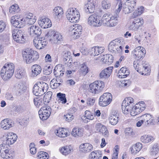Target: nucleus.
Returning <instances> with one entry per match:
<instances>
[{"instance_id": "1", "label": "nucleus", "mask_w": 159, "mask_h": 159, "mask_svg": "<svg viewBox=\"0 0 159 159\" xmlns=\"http://www.w3.org/2000/svg\"><path fill=\"white\" fill-rule=\"evenodd\" d=\"M22 55L24 60L28 64L37 61L39 57L37 52L31 49L24 51Z\"/></svg>"}, {"instance_id": "2", "label": "nucleus", "mask_w": 159, "mask_h": 159, "mask_svg": "<svg viewBox=\"0 0 159 159\" xmlns=\"http://www.w3.org/2000/svg\"><path fill=\"white\" fill-rule=\"evenodd\" d=\"M48 88V85L42 82L36 84L33 89V93L36 96H41L43 94Z\"/></svg>"}, {"instance_id": "3", "label": "nucleus", "mask_w": 159, "mask_h": 159, "mask_svg": "<svg viewBox=\"0 0 159 159\" xmlns=\"http://www.w3.org/2000/svg\"><path fill=\"white\" fill-rule=\"evenodd\" d=\"M66 17L71 22L75 23L78 22L80 20V13L75 8H70L66 11Z\"/></svg>"}, {"instance_id": "4", "label": "nucleus", "mask_w": 159, "mask_h": 159, "mask_svg": "<svg viewBox=\"0 0 159 159\" xmlns=\"http://www.w3.org/2000/svg\"><path fill=\"white\" fill-rule=\"evenodd\" d=\"M105 87L104 83L102 81H96L90 84L89 91L93 94H98L102 91Z\"/></svg>"}, {"instance_id": "5", "label": "nucleus", "mask_w": 159, "mask_h": 159, "mask_svg": "<svg viewBox=\"0 0 159 159\" xmlns=\"http://www.w3.org/2000/svg\"><path fill=\"white\" fill-rule=\"evenodd\" d=\"M134 100L131 97L125 98L122 104V109L125 114L129 113L134 107L135 104L133 102Z\"/></svg>"}, {"instance_id": "6", "label": "nucleus", "mask_w": 159, "mask_h": 159, "mask_svg": "<svg viewBox=\"0 0 159 159\" xmlns=\"http://www.w3.org/2000/svg\"><path fill=\"white\" fill-rule=\"evenodd\" d=\"M9 145L3 143L0 145V155L1 157L5 159H11L12 154L9 150L7 148Z\"/></svg>"}, {"instance_id": "7", "label": "nucleus", "mask_w": 159, "mask_h": 159, "mask_svg": "<svg viewBox=\"0 0 159 159\" xmlns=\"http://www.w3.org/2000/svg\"><path fill=\"white\" fill-rule=\"evenodd\" d=\"M146 53L145 49L142 47L138 46L132 52V54L134 59L138 61L142 59Z\"/></svg>"}, {"instance_id": "8", "label": "nucleus", "mask_w": 159, "mask_h": 159, "mask_svg": "<svg viewBox=\"0 0 159 159\" xmlns=\"http://www.w3.org/2000/svg\"><path fill=\"white\" fill-rule=\"evenodd\" d=\"M112 99V96L111 93H104L99 99V105L102 107L106 106L110 104Z\"/></svg>"}, {"instance_id": "9", "label": "nucleus", "mask_w": 159, "mask_h": 159, "mask_svg": "<svg viewBox=\"0 0 159 159\" xmlns=\"http://www.w3.org/2000/svg\"><path fill=\"white\" fill-rule=\"evenodd\" d=\"M138 61H134L133 63L134 67L136 70L141 74L142 75H147L149 74L150 72V70L149 67L147 65L143 66L139 64Z\"/></svg>"}, {"instance_id": "10", "label": "nucleus", "mask_w": 159, "mask_h": 159, "mask_svg": "<svg viewBox=\"0 0 159 159\" xmlns=\"http://www.w3.org/2000/svg\"><path fill=\"white\" fill-rule=\"evenodd\" d=\"M99 16L96 13L91 15L87 20L88 24L94 27H98L102 25V22L99 20Z\"/></svg>"}, {"instance_id": "11", "label": "nucleus", "mask_w": 159, "mask_h": 159, "mask_svg": "<svg viewBox=\"0 0 159 159\" xmlns=\"http://www.w3.org/2000/svg\"><path fill=\"white\" fill-rule=\"evenodd\" d=\"M13 39L17 43H23L25 41L23 32L21 30H14L12 31Z\"/></svg>"}, {"instance_id": "12", "label": "nucleus", "mask_w": 159, "mask_h": 159, "mask_svg": "<svg viewBox=\"0 0 159 159\" xmlns=\"http://www.w3.org/2000/svg\"><path fill=\"white\" fill-rule=\"evenodd\" d=\"M51 108L49 106L41 108L39 111L40 118L43 120H47L51 114Z\"/></svg>"}, {"instance_id": "13", "label": "nucleus", "mask_w": 159, "mask_h": 159, "mask_svg": "<svg viewBox=\"0 0 159 159\" xmlns=\"http://www.w3.org/2000/svg\"><path fill=\"white\" fill-rule=\"evenodd\" d=\"M28 30L30 36L34 37L35 38H38L42 33L41 29L36 25H31L29 28Z\"/></svg>"}, {"instance_id": "14", "label": "nucleus", "mask_w": 159, "mask_h": 159, "mask_svg": "<svg viewBox=\"0 0 159 159\" xmlns=\"http://www.w3.org/2000/svg\"><path fill=\"white\" fill-rule=\"evenodd\" d=\"M23 20V18L20 19L18 16L15 15L11 17V23L14 27L21 28L25 25Z\"/></svg>"}, {"instance_id": "15", "label": "nucleus", "mask_w": 159, "mask_h": 159, "mask_svg": "<svg viewBox=\"0 0 159 159\" xmlns=\"http://www.w3.org/2000/svg\"><path fill=\"white\" fill-rule=\"evenodd\" d=\"M34 46L38 49H41L46 46L48 43L45 39L42 38H34L33 40Z\"/></svg>"}, {"instance_id": "16", "label": "nucleus", "mask_w": 159, "mask_h": 159, "mask_svg": "<svg viewBox=\"0 0 159 159\" xmlns=\"http://www.w3.org/2000/svg\"><path fill=\"white\" fill-rule=\"evenodd\" d=\"M17 138L16 134L12 132L8 133L5 136V139L3 140L4 143L7 145H11L14 143Z\"/></svg>"}, {"instance_id": "17", "label": "nucleus", "mask_w": 159, "mask_h": 159, "mask_svg": "<svg viewBox=\"0 0 159 159\" xmlns=\"http://www.w3.org/2000/svg\"><path fill=\"white\" fill-rule=\"evenodd\" d=\"M143 23L144 21L143 19H141L140 18L135 19L129 27V29L133 31H137L139 27L143 25Z\"/></svg>"}, {"instance_id": "18", "label": "nucleus", "mask_w": 159, "mask_h": 159, "mask_svg": "<svg viewBox=\"0 0 159 159\" xmlns=\"http://www.w3.org/2000/svg\"><path fill=\"white\" fill-rule=\"evenodd\" d=\"M51 23V22L49 19L45 16L41 17L38 21L39 25L44 29L50 27L52 25Z\"/></svg>"}, {"instance_id": "19", "label": "nucleus", "mask_w": 159, "mask_h": 159, "mask_svg": "<svg viewBox=\"0 0 159 159\" xmlns=\"http://www.w3.org/2000/svg\"><path fill=\"white\" fill-rule=\"evenodd\" d=\"M95 3L93 0H89L84 6L86 12L89 13L93 12L95 8Z\"/></svg>"}, {"instance_id": "20", "label": "nucleus", "mask_w": 159, "mask_h": 159, "mask_svg": "<svg viewBox=\"0 0 159 159\" xmlns=\"http://www.w3.org/2000/svg\"><path fill=\"white\" fill-rule=\"evenodd\" d=\"M79 149L81 152L87 153L90 152L93 150V147L92 145L89 143H85L81 144L80 146Z\"/></svg>"}, {"instance_id": "21", "label": "nucleus", "mask_w": 159, "mask_h": 159, "mask_svg": "<svg viewBox=\"0 0 159 159\" xmlns=\"http://www.w3.org/2000/svg\"><path fill=\"white\" fill-rule=\"evenodd\" d=\"M14 125V123L12 121L7 118L3 120L0 124L1 127L4 129H8Z\"/></svg>"}, {"instance_id": "22", "label": "nucleus", "mask_w": 159, "mask_h": 159, "mask_svg": "<svg viewBox=\"0 0 159 159\" xmlns=\"http://www.w3.org/2000/svg\"><path fill=\"white\" fill-rule=\"evenodd\" d=\"M113 67L110 66L102 70L100 74V77L101 79H106L109 78L112 71Z\"/></svg>"}, {"instance_id": "23", "label": "nucleus", "mask_w": 159, "mask_h": 159, "mask_svg": "<svg viewBox=\"0 0 159 159\" xmlns=\"http://www.w3.org/2000/svg\"><path fill=\"white\" fill-rule=\"evenodd\" d=\"M71 53L69 52H65L63 55V61L64 64L70 67L72 63V59L71 55Z\"/></svg>"}, {"instance_id": "24", "label": "nucleus", "mask_w": 159, "mask_h": 159, "mask_svg": "<svg viewBox=\"0 0 159 159\" xmlns=\"http://www.w3.org/2000/svg\"><path fill=\"white\" fill-rule=\"evenodd\" d=\"M65 70L60 65H57L53 70L54 75L56 77H60L64 74Z\"/></svg>"}, {"instance_id": "25", "label": "nucleus", "mask_w": 159, "mask_h": 159, "mask_svg": "<svg viewBox=\"0 0 159 159\" xmlns=\"http://www.w3.org/2000/svg\"><path fill=\"white\" fill-rule=\"evenodd\" d=\"M59 151L63 155L66 156L74 151L73 147L71 145H66L59 148Z\"/></svg>"}, {"instance_id": "26", "label": "nucleus", "mask_w": 159, "mask_h": 159, "mask_svg": "<svg viewBox=\"0 0 159 159\" xmlns=\"http://www.w3.org/2000/svg\"><path fill=\"white\" fill-rule=\"evenodd\" d=\"M140 118L141 119L143 120L146 125H148L153 122V118L149 114H144L140 116Z\"/></svg>"}, {"instance_id": "27", "label": "nucleus", "mask_w": 159, "mask_h": 159, "mask_svg": "<svg viewBox=\"0 0 159 159\" xmlns=\"http://www.w3.org/2000/svg\"><path fill=\"white\" fill-rule=\"evenodd\" d=\"M116 39L111 42L108 46V50L111 52H115L116 51L119 53L121 52V50L119 49L117 42H115Z\"/></svg>"}, {"instance_id": "28", "label": "nucleus", "mask_w": 159, "mask_h": 159, "mask_svg": "<svg viewBox=\"0 0 159 159\" xmlns=\"http://www.w3.org/2000/svg\"><path fill=\"white\" fill-rule=\"evenodd\" d=\"M5 67L7 74L11 78L14 71V66L11 63L5 64L3 66Z\"/></svg>"}, {"instance_id": "29", "label": "nucleus", "mask_w": 159, "mask_h": 159, "mask_svg": "<svg viewBox=\"0 0 159 159\" xmlns=\"http://www.w3.org/2000/svg\"><path fill=\"white\" fill-rule=\"evenodd\" d=\"M32 74V77H36L39 74L42 70L41 67L38 65H34L31 67Z\"/></svg>"}, {"instance_id": "30", "label": "nucleus", "mask_w": 159, "mask_h": 159, "mask_svg": "<svg viewBox=\"0 0 159 159\" xmlns=\"http://www.w3.org/2000/svg\"><path fill=\"white\" fill-rule=\"evenodd\" d=\"M73 26H75V28L73 29L71 31L72 33H73V35L76 36L75 39L78 38L80 35L82 34V27L80 25H75Z\"/></svg>"}, {"instance_id": "31", "label": "nucleus", "mask_w": 159, "mask_h": 159, "mask_svg": "<svg viewBox=\"0 0 159 159\" xmlns=\"http://www.w3.org/2000/svg\"><path fill=\"white\" fill-rule=\"evenodd\" d=\"M129 71L127 68L122 67L119 71L117 76L120 78H125L129 75Z\"/></svg>"}, {"instance_id": "32", "label": "nucleus", "mask_w": 159, "mask_h": 159, "mask_svg": "<svg viewBox=\"0 0 159 159\" xmlns=\"http://www.w3.org/2000/svg\"><path fill=\"white\" fill-rule=\"evenodd\" d=\"M110 123L112 125H116L119 120V115L116 114H111L109 118Z\"/></svg>"}, {"instance_id": "33", "label": "nucleus", "mask_w": 159, "mask_h": 159, "mask_svg": "<svg viewBox=\"0 0 159 159\" xmlns=\"http://www.w3.org/2000/svg\"><path fill=\"white\" fill-rule=\"evenodd\" d=\"M103 56L104 57L101 60L103 63L110 65L113 62L114 59L112 55L110 54H105Z\"/></svg>"}, {"instance_id": "34", "label": "nucleus", "mask_w": 159, "mask_h": 159, "mask_svg": "<svg viewBox=\"0 0 159 159\" xmlns=\"http://www.w3.org/2000/svg\"><path fill=\"white\" fill-rule=\"evenodd\" d=\"M55 132L56 135L60 137L64 138L68 135L67 130L63 128H60L56 130Z\"/></svg>"}, {"instance_id": "35", "label": "nucleus", "mask_w": 159, "mask_h": 159, "mask_svg": "<svg viewBox=\"0 0 159 159\" xmlns=\"http://www.w3.org/2000/svg\"><path fill=\"white\" fill-rule=\"evenodd\" d=\"M118 16L116 15L115 16H112L111 19H109V21H107L106 24L107 26L109 27H113L116 25L117 21V18Z\"/></svg>"}, {"instance_id": "36", "label": "nucleus", "mask_w": 159, "mask_h": 159, "mask_svg": "<svg viewBox=\"0 0 159 159\" xmlns=\"http://www.w3.org/2000/svg\"><path fill=\"white\" fill-rule=\"evenodd\" d=\"M50 34L51 36L53 34L52 37L55 43H57L58 41H61L62 39V35L59 33L58 32H55V31H52L50 33L49 32L48 33L49 35H50Z\"/></svg>"}, {"instance_id": "37", "label": "nucleus", "mask_w": 159, "mask_h": 159, "mask_svg": "<svg viewBox=\"0 0 159 159\" xmlns=\"http://www.w3.org/2000/svg\"><path fill=\"white\" fill-rule=\"evenodd\" d=\"M154 140V138L150 135H144L140 138L141 141L144 143H147Z\"/></svg>"}, {"instance_id": "38", "label": "nucleus", "mask_w": 159, "mask_h": 159, "mask_svg": "<svg viewBox=\"0 0 159 159\" xmlns=\"http://www.w3.org/2000/svg\"><path fill=\"white\" fill-rule=\"evenodd\" d=\"M142 148V144L140 143H137L131 148L132 153L135 154L139 152Z\"/></svg>"}, {"instance_id": "39", "label": "nucleus", "mask_w": 159, "mask_h": 159, "mask_svg": "<svg viewBox=\"0 0 159 159\" xmlns=\"http://www.w3.org/2000/svg\"><path fill=\"white\" fill-rule=\"evenodd\" d=\"M71 134L73 136L76 138L81 137L83 136V130L81 129L75 128L72 130Z\"/></svg>"}, {"instance_id": "40", "label": "nucleus", "mask_w": 159, "mask_h": 159, "mask_svg": "<svg viewBox=\"0 0 159 159\" xmlns=\"http://www.w3.org/2000/svg\"><path fill=\"white\" fill-rule=\"evenodd\" d=\"M102 155L97 151L92 152L89 155V159H101Z\"/></svg>"}, {"instance_id": "41", "label": "nucleus", "mask_w": 159, "mask_h": 159, "mask_svg": "<svg viewBox=\"0 0 159 159\" xmlns=\"http://www.w3.org/2000/svg\"><path fill=\"white\" fill-rule=\"evenodd\" d=\"M1 76L2 79L4 81H7L9 80L11 78L9 76L4 66L2 68L1 71Z\"/></svg>"}, {"instance_id": "42", "label": "nucleus", "mask_w": 159, "mask_h": 159, "mask_svg": "<svg viewBox=\"0 0 159 159\" xmlns=\"http://www.w3.org/2000/svg\"><path fill=\"white\" fill-rule=\"evenodd\" d=\"M53 14L58 18L60 17L63 13L62 9L60 7H55L53 10Z\"/></svg>"}, {"instance_id": "43", "label": "nucleus", "mask_w": 159, "mask_h": 159, "mask_svg": "<svg viewBox=\"0 0 159 159\" xmlns=\"http://www.w3.org/2000/svg\"><path fill=\"white\" fill-rule=\"evenodd\" d=\"M112 15L109 13L105 14L102 17L101 20H100L102 22V25L103 24H105L107 22L109 21V19H111Z\"/></svg>"}, {"instance_id": "44", "label": "nucleus", "mask_w": 159, "mask_h": 159, "mask_svg": "<svg viewBox=\"0 0 159 159\" xmlns=\"http://www.w3.org/2000/svg\"><path fill=\"white\" fill-rule=\"evenodd\" d=\"M26 73L25 70H21L17 71L16 74L15 75L16 77L18 79H20L26 76Z\"/></svg>"}, {"instance_id": "45", "label": "nucleus", "mask_w": 159, "mask_h": 159, "mask_svg": "<svg viewBox=\"0 0 159 159\" xmlns=\"http://www.w3.org/2000/svg\"><path fill=\"white\" fill-rule=\"evenodd\" d=\"M57 96L59 100L62 103L64 104L66 102V99L65 94L59 93H57Z\"/></svg>"}, {"instance_id": "46", "label": "nucleus", "mask_w": 159, "mask_h": 159, "mask_svg": "<svg viewBox=\"0 0 159 159\" xmlns=\"http://www.w3.org/2000/svg\"><path fill=\"white\" fill-rule=\"evenodd\" d=\"M52 92L51 91L48 92L44 96L43 100L45 102H49L52 99Z\"/></svg>"}, {"instance_id": "47", "label": "nucleus", "mask_w": 159, "mask_h": 159, "mask_svg": "<svg viewBox=\"0 0 159 159\" xmlns=\"http://www.w3.org/2000/svg\"><path fill=\"white\" fill-rule=\"evenodd\" d=\"M19 11V7L18 5L16 4L11 6L9 8V12L12 14H14L15 13H17Z\"/></svg>"}, {"instance_id": "48", "label": "nucleus", "mask_w": 159, "mask_h": 159, "mask_svg": "<svg viewBox=\"0 0 159 159\" xmlns=\"http://www.w3.org/2000/svg\"><path fill=\"white\" fill-rule=\"evenodd\" d=\"M115 42H117L118 47L119 49L121 50V52L122 51V47L124 46L125 44V41L122 39H116Z\"/></svg>"}, {"instance_id": "49", "label": "nucleus", "mask_w": 159, "mask_h": 159, "mask_svg": "<svg viewBox=\"0 0 159 159\" xmlns=\"http://www.w3.org/2000/svg\"><path fill=\"white\" fill-rule=\"evenodd\" d=\"M43 101L42 99H40L39 98H34V104L37 107H39L40 106L42 105Z\"/></svg>"}, {"instance_id": "50", "label": "nucleus", "mask_w": 159, "mask_h": 159, "mask_svg": "<svg viewBox=\"0 0 159 159\" xmlns=\"http://www.w3.org/2000/svg\"><path fill=\"white\" fill-rule=\"evenodd\" d=\"M130 111V115L132 116H135L140 113L139 107H137L134 109L133 108Z\"/></svg>"}, {"instance_id": "51", "label": "nucleus", "mask_w": 159, "mask_h": 159, "mask_svg": "<svg viewBox=\"0 0 159 159\" xmlns=\"http://www.w3.org/2000/svg\"><path fill=\"white\" fill-rule=\"evenodd\" d=\"M98 47L92 48L89 51V53L91 56H95L99 55L98 52Z\"/></svg>"}, {"instance_id": "52", "label": "nucleus", "mask_w": 159, "mask_h": 159, "mask_svg": "<svg viewBox=\"0 0 159 159\" xmlns=\"http://www.w3.org/2000/svg\"><path fill=\"white\" fill-rule=\"evenodd\" d=\"M26 89V87L24 84H19L18 86V91L20 94L23 93Z\"/></svg>"}, {"instance_id": "53", "label": "nucleus", "mask_w": 159, "mask_h": 159, "mask_svg": "<svg viewBox=\"0 0 159 159\" xmlns=\"http://www.w3.org/2000/svg\"><path fill=\"white\" fill-rule=\"evenodd\" d=\"M52 71V68L50 66L45 67L43 70V73L46 75L50 74Z\"/></svg>"}, {"instance_id": "54", "label": "nucleus", "mask_w": 159, "mask_h": 159, "mask_svg": "<svg viewBox=\"0 0 159 159\" xmlns=\"http://www.w3.org/2000/svg\"><path fill=\"white\" fill-rule=\"evenodd\" d=\"M103 8L105 9H108L110 8L111 4L108 1H103L102 2Z\"/></svg>"}, {"instance_id": "55", "label": "nucleus", "mask_w": 159, "mask_h": 159, "mask_svg": "<svg viewBox=\"0 0 159 159\" xmlns=\"http://www.w3.org/2000/svg\"><path fill=\"white\" fill-rule=\"evenodd\" d=\"M35 17V16H34V15L30 13L27 14L25 15V17L24 19H23V21L24 22V24H25V21H27L26 20H30L31 18H34Z\"/></svg>"}, {"instance_id": "56", "label": "nucleus", "mask_w": 159, "mask_h": 159, "mask_svg": "<svg viewBox=\"0 0 159 159\" xmlns=\"http://www.w3.org/2000/svg\"><path fill=\"white\" fill-rule=\"evenodd\" d=\"M40 156V157L41 158L42 157L43 159H48V154L45 152L41 151L39 153H38V157Z\"/></svg>"}, {"instance_id": "57", "label": "nucleus", "mask_w": 159, "mask_h": 159, "mask_svg": "<svg viewBox=\"0 0 159 159\" xmlns=\"http://www.w3.org/2000/svg\"><path fill=\"white\" fill-rule=\"evenodd\" d=\"M64 119L68 122L71 121L74 118L73 116L71 114H67L64 115Z\"/></svg>"}, {"instance_id": "58", "label": "nucleus", "mask_w": 159, "mask_h": 159, "mask_svg": "<svg viewBox=\"0 0 159 159\" xmlns=\"http://www.w3.org/2000/svg\"><path fill=\"white\" fill-rule=\"evenodd\" d=\"M116 148L115 149V151L114 153L112 155V158L111 159H117L118 155V146L116 145Z\"/></svg>"}, {"instance_id": "59", "label": "nucleus", "mask_w": 159, "mask_h": 159, "mask_svg": "<svg viewBox=\"0 0 159 159\" xmlns=\"http://www.w3.org/2000/svg\"><path fill=\"white\" fill-rule=\"evenodd\" d=\"M95 102V100L93 98H88L87 99V103L89 106L93 105Z\"/></svg>"}, {"instance_id": "60", "label": "nucleus", "mask_w": 159, "mask_h": 159, "mask_svg": "<svg viewBox=\"0 0 159 159\" xmlns=\"http://www.w3.org/2000/svg\"><path fill=\"white\" fill-rule=\"evenodd\" d=\"M30 19L25 22V24L32 25L36 21V19L35 17L32 18Z\"/></svg>"}, {"instance_id": "61", "label": "nucleus", "mask_w": 159, "mask_h": 159, "mask_svg": "<svg viewBox=\"0 0 159 159\" xmlns=\"http://www.w3.org/2000/svg\"><path fill=\"white\" fill-rule=\"evenodd\" d=\"M60 77H56V80L54 79H53L51 80V82L52 83L53 82H55L56 83H57L59 84H60V85L62 84V83H63V81L62 79H61Z\"/></svg>"}, {"instance_id": "62", "label": "nucleus", "mask_w": 159, "mask_h": 159, "mask_svg": "<svg viewBox=\"0 0 159 159\" xmlns=\"http://www.w3.org/2000/svg\"><path fill=\"white\" fill-rule=\"evenodd\" d=\"M6 24L1 21H0V33L2 32L6 28Z\"/></svg>"}, {"instance_id": "63", "label": "nucleus", "mask_w": 159, "mask_h": 159, "mask_svg": "<svg viewBox=\"0 0 159 159\" xmlns=\"http://www.w3.org/2000/svg\"><path fill=\"white\" fill-rule=\"evenodd\" d=\"M50 84L51 86L52 89H56L60 85V84L56 83L55 82H53V83H52L51 81V82Z\"/></svg>"}, {"instance_id": "64", "label": "nucleus", "mask_w": 159, "mask_h": 159, "mask_svg": "<svg viewBox=\"0 0 159 159\" xmlns=\"http://www.w3.org/2000/svg\"><path fill=\"white\" fill-rule=\"evenodd\" d=\"M159 150V148L158 144H154L152 147V151L156 153Z\"/></svg>"}]
</instances>
